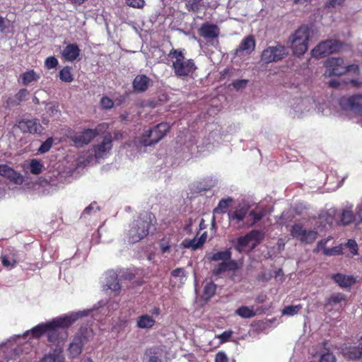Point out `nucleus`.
Instances as JSON below:
<instances>
[{"label":"nucleus","instance_id":"69168bd1","mask_svg":"<svg viewBox=\"0 0 362 362\" xmlns=\"http://www.w3.org/2000/svg\"><path fill=\"white\" fill-rule=\"evenodd\" d=\"M123 138V132L121 131H116L114 132V139L121 140Z\"/></svg>","mask_w":362,"mask_h":362},{"label":"nucleus","instance_id":"6e6552de","mask_svg":"<svg viewBox=\"0 0 362 362\" xmlns=\"http://www.w3.org/2000/svg\"><path fill=\"white\" fill-rule=\"evenodd\" d=\"M338 104L341 110L362 116V93H355L349 97H341L338 99Z\"/></svg>","mask_w":362,"mask_h":362},{"label":"nucleus","instance_id":"680f3d73","mask_svg":"<svg viewBox=\"0 0 362 362\" xmlns=\"http://www.w3.org/2000/svg\"><path fill=\"white\" fill-rule=\"evenodd\" d=\"M206 237H207L206 232H204L200 236L199 240L197 241V246H198L199 247H201L204 245V243L206 242Z\"/></svg>","mask_w":362,"mask_h":362},{"label":"nucleus","instance_id":"c03bdc74","mask_svg":"<svg viewBox=\"0 0 362 362\" xmlns=\"http://www.w3.org/2000/svg\"><path fill=\"white\" fill-rule=\"evenodd\" d=\"M348 355L351 359H359L362 356V349L359 345L358 347H353L349 351Z\"/></svg>","mask_w":362,"mask_h":362},{"label":"nucleus","instance_id":"a211bd4d","mask_svg":"<svg viewBox=\"0 0 362 362\" xmlns=\"http://www.w3.org/2000/svg\"><path fill=\"white\" fill-rule=\"evenodd\" d=\"M329 87L331 88L351 89L361 88L362 82L357 79H351L349 81L339 79H331L329 82Z\"/></svg>","mask_w":362,"mask_h":362},{"label":"nucleus","instance_id":"dca6fc26","mask_svg":"<svg viewBox=\"0 0 362 362\" xmlns=\"http://www.w3.org/2000/svg\"><path fill=\"white\" fill-rule=\"evenodd\" d=\"M199 34L212 45L218 42L217 37L219 35V28L216 25L205 23L199 28Z\"/></svg>","mask_w":362,"mask_h":362},{"label":"nucleus","instance_id":"603ef678","mask_svg":"<svg viewBox=\"0 0 362 362\" xmlns=\"http://www.w3.org/2000/svg\"><path fill=\"white\" fill-rule=\"evenodd\" d=\"M226 271H227L226 263V262H223L218 264L215 267V269L213 271V273L214 275H219Z\"/></svg>","mask_w":362,"mask_h":362},{"label":"nucleus","instance_id":"bb28decb","mask_svg":"<svg viewBox=\"0 0 362 362\" xmlns=\"http://www.w3.org/2000/svg\"><path fill=\"white\" fill-rule=\"evenodd\" d=\"M355 219V215L351 209H343L341 216L340 223L343 226H347L351 223Z\"/></svg>","mask_w":362,"mask_h":362},{"label":"nucleus","instance_id":"72a5a7b5","mask_svg":"<svg viewBox=\"0 0 362 362\" xmlns=\"http://www.w3.org/2000/svg\"><path fill=\"white\" fill-rule=\"evenodd\" d=\"M38 78L39 76L33 70L25 72L21 75V79L24 85H28Z\"/></svg>","mask_w":362,"mask_h":362},{"label":"nucleus","instance_id":"58836bf2","mask_svg":"<svg viewBox=\"0 0 362 362\" xmlns=\"http://www.w3.org/2000/svg\"><path fill=\"white\" fill-rule=\"evenodd\" d=\"M53 143L54 139L52 137L47 138L39 147L37 153L40 154H43L48 152L52 148Z\"/></svg>","mask_w":362,"mask_h":362},{"label":"nucleus","instance_id":"0eeeda50","mask_svg":"<svg viewBox=\"0 0 362 362\" xmlns=\"http://www.w3.org/2000/svg\"><path fill=\"white\" fill-rule=\"evenodd\" d=\"M288 55V52L284 45L276 42L275 45L269 46L263 50L261 60L266 64L282 60Z\"/></svg>","mask_w":362,"mask_h":362},{"label":"nucleus","instance_id":"79ce46f5","mask_svg":"<svg viewBox=\"0 0 362 362\" xmlns=\"http://www.w3.org/2000/svg\"><path fill=\"white\" fill-rule=\"evenodd\" d=\"M249 83L250 81L247 79H236L229 86H232L233 88L238 90L247 88Z\"/></svg>","mask_w":362,"mask_h":362},{"label":"nucleus","instance_id":"f704fd0d","mask_svg":"<svg viewBox=\"0 0 362 362\" xmlns=\"http://www.w3.org/2000/svg\"><path fill=\"white\" fill-rule=\"evenodd\" d=\"M250 243V240L247 234L243 236H240L237 239V243L235 246V249L239 252H242Z\"/></svg>","mask_w":362,"mask_h":362},{"label":"nucleus","instance_id":"ea45409f","mask_svg":"<svg viewBox=\"0 0 362 362\" xmlns=\"http://www.w3.org/2000/svg\"><path fill=\"white\" fill-rule=\"evenodd\" d=\"M59 78L64 82L72 81L73 76L71 72V68L69 66L64 67L59 72Z\"/></svg>","mask_w":362,"mask_h":362},{"label":"nucleus","instance_id":"39448f33","mask_svg":"<svg viewBox=\"0 0 362 362\" xmlns=\"http://www.w3.org/2000/svg\"><path fill=\"white\" fill-rule=\"evenodd\" d=\"M326 71L325 75L327 76H340L346 73L358 74V66L356 64H348L341 57H329L325 62Z\"/></svg>","mask_w":362,"mask_h":362},{"label":"nucleus","instance_id":"c9c22d12","mask_svg":"<svg viewBox=\"0 0 362 362\" xmlns=\"http://www.w3.org/2000/svg\"><path fill=\"white\" fill-rule=\"evenodd\" d=\"M216 285L214 282L207 283L204 288V296L206 299H210L216 293Z\"/></svg>","mask_w":362,"mask_h":362},{"label":"nucleus","instance_id":"864d4df0","mask_svg":"<svg viewBox=\"0 0 362 362\" xmlns=\"http://www.w3.org/2000/svg\"><path fill=\"white\" fill-rule=\"evenodd\" d=\"M320 362H336V358L332 354L327 352L321 356Z\"/></svg>","mask_w":362,"mask_h":362},{"label":"nucleus","instance_id":"c756f323","mask_svg":"<svg viewBox=\"0 0 362 362\" xmlns=\"http://www.w3.org/2000/svg\"><path fill=\"white\" fill-rule=\"evenodd\" d=\"M233 202L231 197L226 199H222L219 201L218 206L214 209V214H224L226 212L227 209L229 207V204Z\"/></svg>","mask_w":362,"mask_h":362},{"label":"nucleus","instance_id":"5fc2aeb1","mask_svg":"<svg viewBox=\"0 0 362 362\" xmlns=\"http://www.w3.org/2000/svg\"><path fill=\"white\" fill-rule=\"evenodd\" d=\"M226 263L227 271L235 272L239 269L238 264L235 260H232L230 259L226 261Z\"/></svg>","mask_w":362,"mask_h":362},{"label":"nucleus","instance_id":"bf43d9fd","mask_svg":"<svg viewBox=\"0 0 362 362\" xmlns=\"http://www.w3.org/2000/svg\"><path fill=\"white\" fill-rule=\"evenodd\" d=\"M8 26V21L0 16V32L3 33Z\"/></svg>","mask_w":362,"mask_h":362},{"label":"nucleus","instance_id":"ddd939ff","mask_svg":"<svg viewBox=\"0 0 362 362\" xmlns=\"http://www.w3.org/2000/svg\"><path fill=\"white\" fill-rule=\"evenodd\" d=\"M112 136L111 133L107 132L103 136V141L93 147L94 156L97 160L104 158L106 155L112 148Z\"/></svg>","mask_w":362,"mask_h":362},{"label":"nucleus","instance_id":"f8f14e48","mask_svg":"<svg viewBox=\"0 0 362 362\" xmlns=\"http://www.w3.org/2000/svg\"><path fill=\"white\" fill-rule=\"evenodd\" d=\"M14 127L19 129L23 134H41L44 131V128L37 118L20 119L17 121Z\"/></svg>","mask_w":362,"mask_h":362},{"label":"nucleus","instance_id":"b1692460","mask_svg":"<svg viewBox=\"0 0 362 362\" xmlns=\"http://www.w3.org/2000/svg\"><path fill=\"white\" fill-rule=\"evenodd\" d=\"M155 324L156 320L147 314L139 316L136 320V326L140 329H151Z\"/></svg>","mask_w":362,"mask_h":362},{"label":"nucleus","instance_id":"473e14b6","mask_svg":"<svg viewBox=\"0 0 362 362\" xmlns=\"http://www.w3.org/2000/svg\"><path fill=\"white\" fill-rule=\"evenodd\" d=\"M30 172L33 175H39L44 168L43 164L37 159H32L30 161Z\"/></svg>","mask_w":362,"mask_h":362},{"label":"nucleus","instance_id":"393cba45","mask_svg":"<svg viewBox=\"0 0 362 362\" xmlns=\"http://www.w3.org/2000/svg\"><path fill=\"white\" fill-rule=\"evenodd\" d=\"M53 325L52 324H47V322L39 324L31 329V335L33 338L38 339L47 333V328H51Z\"/></svg>","mask_w":362,"mask_h":362},{"label":"nucleus","instance_id":"a19ab883","mask_svg":"<svg viewBox=\"0 0 362 362\" xmlns=\"http://www.w3.org/2000/svg\"><path fill=\"white\" fill-rule=\"evenodd\" d=\"M1 259L2 265L6 268L13 269L16 267L18 264V261L11 258L8 255L1 256Z\"/></svg>","mask_w":362,"mask_h":362},{"label":"nucleus","instance_id":"1a4fd4ad","mask_svg":"<svg viewBox=\"0 0 362 362\" xmlns=\"http://www.w3.org/2000/svg\"><path fill=\"white\" fill-rule=\"evenodd\" d=\"M291 235L303 244H311L317 238V231L315 230H306L301 223H295L292 226Z\"/></svg>","mask_w":362,"mask_h":362},{"label":"nucleus","instance_id":"052dcab7","mask_svg":"<svg viewBox=\"0 0 362 362\" xmlns=\"http://www.w3.org/2000/svg\"><path fill=\"white\" fill-rule=\"evenodd\" d=\"M339 253V250L337 247L326 248L324 250V254L326 255H334Z\"/></svg>","mask_w":362,"mask_h":362},{"label":"nucleus","instance_id":"6e6d98bb","mask_svg":"<svg viewBox=\"0 0 362 362\" xmlns=\"http://www.w3.org/2000/svg\"><path fill=\"white\" fill-rule=\"evenodd\" d=\"M215 362H228V358L223 351H218L215 356Z\"/></svg>","mask_w":362,"mask_h":362},{"label":"nucleus","instance_id":"20e7f679","mask_svg":"<svg viewBox=\"0 0 362 362\" xmlns=\"http://www.w3.org/2000/svg\"><path fill=\"white\" fill-rule=\"evenodd\" d=\"M151 225V214L145 213L141 214L138 218L132 223L129 230V242L135 243L147 236L149 233Z\"/></svg>","mask_w":362,"mask_h":362},{"label":"nucleus","instance_id":"7ed1b4c3","mask_svg":"<svg viewBox=\"0 0 362 362\" xmlns=\"http://www.w3.org/2000/svg\"><path fill=\"white\" fill-rule=\"evenodd\" d=\"M168 57L172 60L174 72L177 76H189L197 69L194 61L186 59L182 49H172Z\"/></svg>","mask_w":362,"mask_h":362},{"label":"nucleus","instance_id":"8fccbe9b","mask_svg":"<svg viewBox=\"0 0 362 362\" xmlns=\"http://www.w3.org/2000/svg\"><path fill=\"white\" fill-rule=\"evenodd\" d=\"M126 4L133 8H142L145 5L144 0H126Z\"/></svg>","mask_w":362,"mask_h":362},{"label":"nucleus","instance_id":"5701e85b","mask_svg":"<svg viewBox=\"0 0 362 362\" xmlns=\"http://www.w3.org/2000/svg\"><path fill=\"white\" fill-rule=\"evenodd\" d=\"M151 81L146 75H138L133 81L134 90H146L149 88Z\"/></svg>","mask_w":362,"mask_h":362},{"label":"nucleus","instance_id":"f257e3e1","mask_svg":"<svg viewBox=\"0 0 362 362\" xmlns=\"http://www.w3.org/2000/svg\"><path fill=\"white\" fill-rule=\"evenodd\" d=\"M82 312L71 313L63 317H59L53 319L47 324L54 325L52 327L47 328V341L52 344L58 343L60 339H64L66 337V332H62L60 329H66L71 326L76 320L83 317Z\"/></svg>","mask_w":362,"mask_h":362},{"label":"nucleus","instance_id":"aec40b11","mask_svg":"<svg viewBox=\"0 0 362 362\" xmlns=\"http://www.w3.org/2000/svg\"><path fill=\"white\" fill-rule=\"evenodd\" d=\"M249 209L247 206H243L235 209L233 211H230L228 214V220L231 223L238 226V228L243 227V224H240L243 221L247 214H248Z\"/></svg>","mask_w":362,"mask_h":362},{"label":"nucleus","instance_id":"338daca9","mask_svg":"<svg viewBox=\"0 0 362 362\" xmlns=\"http://www.w3.org/2000/svg\"><path fill=\"white\" fill-rule=\"evenodd\" d=\"M152 315H159L160 314V309L158 307H154L151 310Z\"/></svg>","mask_w":362,"mask_h":362},{"label":"nucleus","instance_id":"9d476101","mask_svg":"<svg viewBox=\"0 0 362 362\" xmlns=\"http://www.w3.org/2000/svg\"><path fill=\"white\" fill-rule=\"evenodd\" d=\"M87 332V328H81L75 334L68 348L70 357L76 358L81 354L84 344L88 341Z\"/></svg>","mask_w":362,"mask_h":362},{"label":"nucleus","instance_id":"774afa93","mask_svg":"<svg viewBox=\"0 0 362 362\" xmlns=\"http://www.w3.org/2000/svg\"><path fill=\"white\" fill-rule=\"evenodd\" d=\"M148 362H160V359L157 356H151L148 358Z\"/></svg>","mask_w":362,"mask_h":362},{"label":"nucleus","instance_id":"4be33fe9","mask_svg":"<svg viewBox=\"0 0 362 362\" xmlns=\"http://www.w3.org/2000/svg\"><path fill=\"white\" fill-rule=\"evenodd\" d=\"M106 286L108 289L112 291H119L121 289V286L118 281V276L117 273L112 270L106 273Z\"/></svg>","mask_w":362,"mask_h":362},{"label":"nucleus","instance_id":"c85d7f7f","mask_svg":"<svg viewBox=\"0 0 362 362\" xmlns=\"http://www.w3.org/2000/svg\"><path fill=\"white\" fill-rule=\"evenodd\" d=\"M125 98L126 95H123L121 96V98L116 99L115 101L113 102L112 99L107 97H103L100 100V105L105 109H110L115 103L117 105H121L125 100Z\"/></svg>","mask_w":362,"mask_h":362},{"label":"nucleus","instance_id":"2f4dec72","mask_svg":"<svg viewBox=\"0 0 362 362\" xmlns=\"http://www.w3.org/2000/svg\"><path fill=\"white\" fill-rule=\"evenodd\" d=\"M345 300V295L342 293H337L330 296L326 300L325 306H334Z\"/></svg>","mask_w":362,"mask_h":362},{"label":"nucleus","instance_id":"e2e57ef3","mask_svg":"<svg viewBox=\"0 0 362 362\" xmlns=\"http://www.w3.org/2000/svg\"><path fill=\"white\" fill-rule=\"evenodd\" d=\"M356 215L358 218L359 222L362 223V203L357 206Z\"/></svg>","mask_w":362,"mask_h":362},{"label":"nucleus","instance_id":"a18cd8bd","mask_svg":"<svg viewBox=\"0 0 362 362\" xmlns=\"http://www.w3.org/2000/svg\"><path fill=\"white\" fill-rule=\"evenodd\" d=\"M247 235L249 236L250 242L252 240H255L256 242H259L264 238L263 233L260 230H252L250 232L247 233Z\"/></svg>","mask_w":362,"mask_h":362},{"label":"nucleus","instance_id":"3c124183","mask_svg":"<svg viewBox=\"0 0 362 362\" xmlns=\"http://www.w3.org/2000/svg\"><path fill=\"white\" fill-rule=\"evenodd\" d=\"M45 64L48 69H54L58 65V60L54 57H49L46 59Z\"/></svg>","mask_w":362,"mask_h":362},{"label":"nucleus","instance_id":"cd10ccee","mask_svg":"<svg viewBox=\"0 0 362 362\" xmlns=\"http://www.w3.org/2000/svg\"><path fill=\"white\" fill-rule=\"evenodd\" d=\"M231 250L230 248L226 250L225 251L217 252L214 254L210 257L211 261H220L226 262L231 259Z\"/></svg>","mask_w":362,"mask_h":362},{"label":"nucleus","instance_id":"37998d69","mask_svg":"<svg viewBox=\"0 0 362 362\" xmlns=\"http://www.w3.org/2000/svg\"><path fill=\"white\" fill-rule=\"evenodd\" d=\"M302 309L301 305H289L284 308L282 313L286 315H294Z\"/></svg>","mask_w":362,"mask_h":362},{"label":"nucleus","instance_id":"13d9d810","mask_svg":"<svg viewBox=\"0 0 362 362\" xmlns=\"http://www.w3.org/2000/svg\"><path fill=\"white\" fill-rule=\"evenodd\" d=\"M171 274L174 277H183L185 276V272L183 268H176L172 271Z\"/></svg>","mask_w":362,"mask_h":362},{"label":"nucleus","instance_id":"f3484780","mask_svg":"<svg viewBox=\"0 0 362 362\" xmlns=\"http://www.w3.org/2000/svg\"><path fill=\"white\" fill-rule=\"evenodd\" d=\"M0 175L16 185H21L24 182V177L20 173L6 164H0Z\"/></svg>","mask_w":362,"mask_h":362},{"label":"nucleus","instance_id":"6ab92c4d","mask_svg":"<svg viewBox=\"0 0 362 362\" xmlns=\"http://www.w3.org/2000/svg\"><path fill=\"white\" fill-rule=\"evenodd\" d=\"M331 279L342 288H347L356 284L357 281L352 275L337 273L332 275Z\"/></svg>","mask_w":362,"mask_h":362},{"label":"nucleus","instance_id":"423d86ee","mask_svg":"<svg viewBox=\"0 0 362 362\" xmlns=\"http://www.w3.org/2000/svg\"><path fill=\"white\" fill-rule=\"evenodd\" d=\"M170 126L167 122L158 124L154 128L149 129L136 138L135 142L143 146H150L160 141L170 131Z\"/></svg>","mask_w":362,"mask_h":362},{"label":"nucleus","instance_id":"412c9836","mask_svg":"<svg viewBox=\"0 0 362 362\" xmlns=\"http://www.w3.org/2000/svg\"><path fill=\"white\" fill-rule=\"evenodd\" d=\"M80 54V49L76 44H69L62 52L63 57L69 62H73Z\"/></svg>","mask_w":362,"mask_h":362},{"label":"nucleus","instance_id":"49530a36","mask_svg":"<svg viewBox=\"0 0 362 362\" xmlns=\"http://www.w3.org/2000/svg\"><path fill=\"white\" fill-rule=\"evenodd\" d=\"M249 215L253 218V221L250 224L251 226H253L264 216V212L262 211H256L255 210H252L249 212Z\"/></svg>","mask_w":362,"mask_h":362},{"label":"nucleus","instance_id":"e433bc0d","mask_svg":"<svg viewBox=\"0 0 362 362\" xmlns=\"http://www.w3.org/2000/svg\"><path fill=\"white\" fill-rule=\"evenodd\" d=\"M171 240L169 236L163 237L159 242V246L162 254L170 252Z\"/></svg>","mask_w":362,"mask_h":362},{"label":"nucleus","instance_id":"7c9ffc66","mask_svg":"<svg viewBox=\"0 0 362 362\" xmlns=\"http://www.w3.org/2000/svg\"><path fill=\"white\" fill-rule=\"evenodd\" d=\"M235 314L243 318H252L256 315L252 308L247 306H241L235 310Z\"/></svg>","mask_w":362,"mask_h":362},{"label":"nucleus","instance_id":"f03ea898","mask_svg":"<svg viewBox=\"0 0 362 362\" xmlns=\"http://www.w3.org/2000/svg\"><path fill=\"white\" fill-rule=\"evenodd\" d=\"M310 30L308 25H300L288 37L286 44L294 56H303L308 49Z\"/></svg>","mask_w":362,"mask_h":362},{"label":"nucleus","instance_id":"4468645a","mask_svg":"<svg viewBox=\"0 0 362 362\" xmlns=\"http://www.w3.org/2000/svg\"><path fill=\"white\" fill-rule=\"evenodd\" d=\"M99 134L97 129H85L79 135L70 136V139L77 147L90 144Z\"/></svg>","mask_w":362,"mask_h":362},{"label":"nucleus","instance_id":"4d7b16f0","mask_svg":"<svg viewBox=\"0 0 362 362\" xmlns=\"http://www.w3.org/2000/svg\"><path fill=\"white\" fill-rule=\"evenodd\" d=\"M347 246L353 254H356L358 250V245L354 240H349Z\"/></svg>","mask_w":362,"mask_h":362},{"label":"nucleus","instance_id":"a878e982","mask_svg":"<svg viewBox=\"0 0 362 362\" xmlns=\"http://www.w3.org/2000/svg\"><path fill=\"white\" fill-rule=\"evenodd\" d=\"M40 362H64V357L60 351L54 349L52 352L45 354Z\"/></svg>","mask_w":362,"mask_h":362},{"label":"nucleus","instance_id":"2eb2a0df","mask_svg":"<svg viewBox=\"0 0 362 362\" xmlns=\"http://www.w3.org/2000/svg\"><path fill=\"white\" fill-rule=\"evenodd\" d=\"M255 37L252 35H248L241 41L239 46L235 49L234 55L240 58L248 56L255 50Z\"/></svg>","mask_w":362,"mask_h":362},{"label":"nucleus","instance_id":"4c0bfd02","mask_svg":"<svg viewBox=\"0 0 362 362\" xmlns=\"http://www.w3.org/2000/svg\"><path fill=\"white\" fill-rule=\"evenodd\" d=\"M203 6V0H189L186 4L187 9L194 12L199 11Z\"/></svg>","mask_w":362,"mask_h":362},{"label":"nucleus","instance_id":"0e129e2a","mask_svg":"<svg viewBox=\"0 0 362 362\" xmlns=\"http://www.w3.org/2000/svg\"><path fill=\"white\" fill-rule=\"evenodd\" d=\"M344 0H331L329 2V6L336 7V6H340L344 2Z\"/></svg>","mask_w":362,"mask_h":362},{"label":"nucleus","instance_id":"de8ad7c7","mask_svg":"<svg viewBox=\"0 0 362 362\" xmlns=\"http://www.w3.org/2000/svg\"><path fill=\"white\" fill-rule=\"evenodd\" d=\"M181 245L184 248H192L194 250L199 248V247L197 246V240L195 238L193 239H185L182 242Z\"/></svg>","mask_w":362,"mask_h":362},{"label":"nucleus","instance_id":"09e8293b","mask_svg":"<svg viewBox=\"0 0 362 362\" xmlns=\"http://www.w3.org/2000/svg\"><path fill=\"white\" fill-rule=\"evenodd\" d=\"M233 334V332L231 330L224 331L221 334L216 336L218 339H219L220 342L221 344H224L228 341H230Z\"/></svg>","mask_w":362,"mask_h":362},{"label":"nucleus","instance_id":"9b49d317","mask_svg":"<svg viewBox=\"0 0 362 362\" xmlns=\"http://www.w3.org/2000/svg\"><path fill=\"white\" fill-rule=\"evenodd\" d=\"M341 45L338 40H328L320 42L311 52L313 57L320 58L325 57L334 52H337L341 48Z\"/></svg>","mask_w":362,"mask_h":362}]
</instances>
